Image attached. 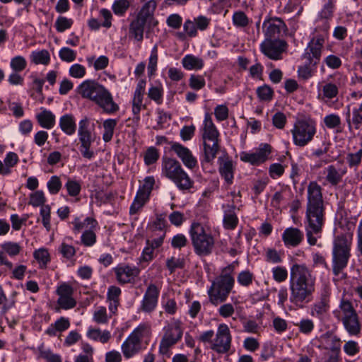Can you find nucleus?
<instances>
[{
    "label": "nucleus",
    "mask_w": 362,
    "mask_h": 362,
    "mask_svg": "<svg viewBox=\"0 0 362 362\" xmlns=\"http://www.w3.org/2000/svg\"><path fill=\"white\" fill-rule=\"evenodd\" d=\"M308 201L305 212V229L308 242L315 245L317 238L313 234L322 232L325 221V208L322 197V187L312 181L308 185Z\"/></svg>",
    "instance_id": "1"
},
{
    "label": "nucleus",
    "mask_w": 362,
    "mask_h": 362,
    "mask_svg": "<svg viewBox=\"0 0 362 362\" xmlns=\"http://www.w3.org/2000/svg\"><path fill=\"white\" fill-rule=\"evenodd\" d=\"M290 297L291 303L299 308L311 302L315 290V277L304 264H294L290 270Z\"/></svg>",
    "instance_id": "2"
},
{
    "label": "nucleus",
    "mask_w": 362,
    "mask_h": 362,
    "mask_svg": "<svg viewBox=\"0 0 362 362\" xmlns=\"http://www.w3.org/2000/svg\"><path fill=\"white\" fill-rule=\"evenodd\" d=\"M76 91L82 98L95 103L107 114H113L119 110L111 93L95 80L83 81L76 88Z\"/></svg>",
    "instance_id": "3"
},
{
    "label": "nucleus",
    "mask_w": 362,
    "mask_h": 362,
    "mask_svg": "<svg viewBox=\"0 0 362 362\" xmlns=\"http://www.w3.org/2000/svg\"><path fill=\"white\" fill-rule=\"evenodd\" d=\"M235 267L233 264L223 268L221 273L213 281L208 291L210 302L218 305L226 300L235 284Z\"/></svg>",
    "instance_id": "4"
},
{
    "label": "nucleus",
    "mask_w": 362,
    "mask_h": 362,
    "mask_svg": "<svg viewBox=\"0 0 362 362\" xmlns=\"http://www.w3.org/2000/svg\"><path fill=\"white\" fill-rule=\"evenodd\" d=\"M352 234H341L337 235L333 242L332 248V272L334 276L341 275L346 278L344 269L347 267L351 257Z\"/></svg>",
    "instance_id": "5"
},
{
    "label": "nucleus",
    "mask_w": 362,
    "mask_h": 362,
    "mask_svg": "<svg viewBox=\"0 0 362 362\" xmlns=\"http://www.w3.org/2000/svg\"><path fill=\"white\" fill-rule=\"evenodd\" d=\"M335 318L341 321L344 329L350 336H358L362 329L359 316L348 300L342 299L339 305V310L333 312Z\"/></svg>",
    "instance_id": "6"
},
{
    "label": "nucleus",
    "mask_w": 362,
    "mask_h": 362,
    "mask_svg": "<svg viewBox=\"0 0 362 362\" xmlns=\"http://www.w3.org/2000/svg\"><path fill=\"white\" fill-rule=\"evenodd\" d=\"M219 132L213 122L211 115L206 113L204 119L202 139L204 140V151L205 160L207 162L213 160L219 150Z\"/></svg>",
    "instance_id": "7"
},
{
    "label": "nucleus",
    "mask_w": 362,
    "mask_h": 362,
    "mask_svg": "<svg viewBox=\"0 0 362 362\" xmlns=\"http://www.w3.org/2000/svg\"><path fill=\"white\" fill-rule=\"evenodd\" d=\"M156 8V3L153 0L146 2L138 13L135 19L129 24V37L133 38L137 42L141 43L144 39V27L146 23H150L153 19V13Z\"/></svg>",
    "instance_id": "8"
},
{
    "label": "nucleus",
    "mask_w": 362,
    "mask_h": 362,
    "mask_svg": "<svg viewBox=\"0 0 362 362\" xmlns=\"http://www.w3.org/2000/svg\"><path fill=\"white\" fill-rule=\"evenodd\" d=\"M189 235L194 252L199 256H206L212 252L214 247V239L210 233H207L199 223L191 225Z\"/></svg>",
    "instance_id": "9"
},
{
    "label": "nucleus",
    "mask_w": 362,
    "mask_h": 362,
    "mask_svg": "<svg viewBox=\"0 0 362 362\" xmlns=\"http://www.w3.org/2000/svg\"><path fill=\"white\" fill-rule=\"evenodd\" d=\"M291 132L294 145L305 147L313 140L317 133L316 122L310 119H298Z\"/></svg>",
    "instance_id": "10"
},
{
    "label": "nucleus",
    "mask_w": 362,
    "mask_h": 362,
    "mask_svg": "<svg viewBox=\"0 0 362 362\" xmlns=\"http://www.w3.org/2000/svg\"><path fill=\"white\" fill-rule=\"evenodd\" d=\"M164 332L159 346V352L163 355L167 354L169 349L182 339L183 329L181 322L178 320H173L164 327Z\"/></svg>",
    "instance_id": "11"
},
{
    "label": "nucleus",
    "mask_w": 362,
    "mask_h": 362,
    "mask_svg": "<svg viewBox=\"0 0 362 362\" xmlns=\"http://www.w3.org/2000/svg\"><path fill=\"white\" fill-rule=\"evenodd\" d=\"M89 124L90 121L87 117L79 122L78 136L80 144L79 150L82 156L90 160L94 157V152L90 149V146L95 139L90 130Z\"/></svg>",
    "instance_id": "12"
},
{
    "label": "nucleus",
    "mask_w": 362,
    "mask_h": 362,
    "mask_svg": "<svg viewBox=\"0 0 362 362\" xmlns=\"http://www.w3.org/2000/svg\"><path fill=\"white\" fill-rule=\"evenodd\" d=\"M288 44L284 40H272L265 38L260 45L261 52L272 60H280L282 54L286 51Z\"/></svg>",
    "instance_id": "13"
},
{
    "label": "nucleus",
    "mask_w": 362,
    "mask_h": 362,
    "mask_svg": "<svg viewBox=\"0 0 362 362\" xmlns=\"http://www.w3.org/2000/svg\"><path fill=\"white\" fill-rule=\"evenodd\" d=\"M146 326L141 325L137 327L122 344V351L125 358H129L136 354L141 346V339Z\"/></svg>",
    "instance_id": "14"
},
{
    "label": "nucleus",
    "mask_w": 362,
    "mask_h": 362,
    "mask_svg": "<svg viewBox=\"0 0 362 362\" xmlns=\"http://www.w3.org/2000/svg\"><path fill=\"white\" fill-rule=\"evenodd\" d=\"M232 337L227 325H219L216 337L211 344V349L218 354H226L229 351L231 346Z\"/></svg>",
    "instance_id": "15"
},
{
    "label": "nucleus",
    "mask_w": 362,
    "mask_h": 362,
    "mask_svg": "<svg viewBox=\"0 0 362 362\" xmlns=\"http://www.w3.org/2000/svg\"><path fill=\"white\" fill-rule=\"evenodd\" d=\"M272 152V147L268 144H261L259 148L253 153L242 152L240 160L253 165H259L266 161Z\"/></svg>",
    "instance_id": "16"
},
{
    "label": "nucleus",
    "mask_w": 362,
    "mask_h": 362,
    "mask_svg": "<svg viewBox=\"0 0 362 362\" xmlns=\"http://www.w3.org/2000/svg\"><path fill=\"white\" fill-rule=\"evenodd\" d=\"M57 294L59 296L57 304L63 310H69L76 305V300L73 298L74 288L66 283H63L57 288Z\"/></svg>",
    "instance_id": "17"
},
{
    "label": "nucleus",
    "mask_w": 362,
    "mask_h": 362,
    "mask_svg": "<svg viewBox=\"0 0 362 362\" xmlns=\"http://www.w3.org/2000/svg\"><path fill=\"white\" fill-rule=\"evenodd\" d=\"M324 42L325 40L321 36L313 38L309 42L303 57L307 59L310 65L315 66L320 62Z\"/></svg>",
    "instance_id": "18"
},
{
    "label": "nucleus",
    "mask_w": 362,
    "mask_h": 362,
    "mask_svg": "<svg viewBox=\"0 0 362 362\" xmlns=\"http://www.w3.org/2000/svg\"><path fill=\"white\" fill-rule=\"evenodd\" d=\"M160 290L153 284L147 287L141 303L140 310L144 313L153 312L158 305Z\"/></svg>",
    "instance_id": "19"
},
{
    "label": "nucleus",
    "mask_w": 362,
    "mask_h": 362,
    "mask_svg": "<svg viewBox=\"0 0 362 362\" xmlns=\"http://www.w3.org/2000/svg\"><path fill=\"white\" fill-rule=\"evenodd\" d=\"M263 27L265 28L266 38L272 40H280L279 37L282 33L287 31V26L285 23L279 18H272L263 23Z\"/></svg>",
    "instance_id": "20"
},
{
    "label": "nucleus",
    "mask_w": 362,
    "mask_h": 362,
    "mask_svg": "<svg viewBox=\"0 0 362 362\" xmlns=\"http://www.w3.org/2000/svg\"><path fill=\"white\" fill-rule=\"evenodd\" d=\"M170 148L187 168L192 170L197 166V158L186 146L178 142H171Z\"/></svg>",
    "instance_id": "21"
},
{
    "label": "nucleus",
    "mask_w": 362,
    "mask_h": 362,
    "mask_svg": "<svg viewBox=\"0 0 362 362\" xmlns=\"http://www.w3.org/2000/svg\"><path fill=\"white\" fill-rule=\"evenodd\" d=\"M344 114L346 122L350 132L362 129V103L351 110L349 105L346 106V111Z\"/></svg>",
    "instance_id": "22"
},
{
    "label": "nucleus",
    "mask_w": 362,
    "mask_h": 362,
    "mask_svg": "<svg viewBox=\"0 0 362 362\" xmlns=\"http://www.w3.org/2000/svg\"><path fill=\"white\" fill-rule=\"evenodd\" d=\"M116 279L120 284H126L134 281L140 273V269L129 265H119L114 269Z\"/></svg>",
    "instance_id": "23"
},
{
    "label": "nucleus",
    "mask_w": 362,
    "mask_h": 362,
    "mask_svg": "<svg viewBox=\"0 0 362 362\" xmlns=\"http://www.w3.org/2000/svg\"><path fill=\"white\" fill-rule=\"evenodd\" d=\"M218 171L228 185H231L234 178V165L231 158L225 154L218 158Z\"/></svg>",
    "instance_id": "24"
},
{
    "label": "nucleus",
    "mask_w": 362,
    "mask_h": 362,
    "mask_svg": "<svg viewBox=\"0 0 362 362\" xmlns=\"http://www.w3.org/2000/svg\"><path fill=\"white\" fill-rule=\"evenodd\" d=\"M162 174L170 180H173L183 170L180 163L175 158L163 157Z\"/></svg>",
    "instance_id": "25"
},
{
    "label": "nucleus",
    "mask_w": 362,
    "mask_h": 362,
    "mask_svg": "<svg viewBox=\"0 0 362 362\" xmlns=\"http://www.w3.org/2000/svg\"><path fill=\"white\" fill-rule=\"evenodd\" d=\"M303 233L297 228L290 227L286 228L282 234V240L287 247H296L303 240Z\"/></svg>",
    "instance_id": "26"
},
{
    "label": "nucleus",
    "mask_w": 362,
    "mask_h": 362,
    "mask_svg": "<svg viewBox=\"0 0 362 362\" xmlns=\"http://www.w3.org/2000/svg\"><path fill=\"white\" fill-rule=\"evenodd\" d=\"M172 182L175 185L177 189L182 192H189L194 187V180L183 169L177 175Z\"/></svg>",
    "instance_id": "27"
},
{
    "label": "nucleus",
    "mask_w": 362,
    "mask_h": 362,
    "mask_svg": "<svg viewBox=\"0 0 362 362\" xmlns=\"http://www.w3.org/2000/svg\"><path fill=\"white\" fill-rule=\"evenodd\" d=\"M59 124L62 131L68 136H71L76 132V120L71 114L62 115L59 119Z\"/></svg>",
    "instance_id": "28"
},
{
    "label": "nucleus",
    "mask_w": 362,
    "mask_h": 362,
    "mask_svg": "<svg viewBox=\"0 0 362 362\" xmlns=\"http://www.w3.org/2000/svg\"><path fill=\"white\" fill-rule=\"evenodd\" d=\"M326 170V180L332 185L336 186L342 180L343 176L346 174V170H337L334 165L327 166Z\"/></svg>",
    "instance_id": "29"
},
{
    "label": "nucleus",
    "mask_w": 362,
    "mask_h": 362,
    "mask_svg": "<svg viewBox=\"0 0 362 362\" xmlns=\"http://www.w3.org/2000/svg\"><path fill=\"white\" fill-rule=\"evenodd\" d=\"M36 119L41 127L47 129H50L55 125V115L46 109H42L36 115Z\"/></svg>",
    "instance_id": "30"
},
{
    "label": "nucleus",
    "mask_w": 362,
    "mask_h": 362,
    "mask_svg": "<svg viewBox=\"0 0 362 362\" xmlns=\"http://www.w3.org/2000/svg\"><path fill=\"white\" fill-rule=\"evenodd\" d=\"M330 305L315 301L310 308V315L320 321L325 320L329 315Z\"/></svg>",
    "instance_id": "31"
},
{
    "label": "nucleus",
    "mask_w": 362,
    "mask_h": 362,
    "mask_svg": "<svg viewBox=\"0 0 362 362\" xmlns=\"http://www.w3.org/2000/svg\"><path fill=\"white\" fill-rule=\"evenodd\" d=\"M182 64L187 70H199L204 66V61L198 57L187 54L182 58Z\"/></svg>",
    "instance_id": "32"
},
{
    "label": "nucleus",
    "mask_w": 362,
    "mask_h": 362,
    "mask_svg": "<svg viewBox=\"0 0 362 362\" xmlns=\"http://www.w3.org/2000/svg\"><path fill=\"white\" fill-rule=\"evenodd\" d=\"M228 210L225 211L223 216V224L226 229H234L238 223V218L235 213V206L234 205H228Z\"/></svg>",
    "instance_id": "33"
},
{
    "label": "nucleus",
    "mask_w": 362,
    "mask_h": 362,
    "mask_svg": "<svg viewBox=\"0 0 362 362\" xmlns=\"http://www.w3.org/2000/svg\"><path fill=\"white\" fill-rule=\"evenodd\" d=\"M149 197L141 191H137L134 199L129 208V214L131 215L136 214L144 206L148 200Z\"/></svg>",
    "instance_id": "34"
},
{
    "label": "nucleus",
    "mask_w": 362,
    "mask_h": 362,
    "mask_svg": "<svg viewBox=\"0 0 362 362\" xmlns=\"http://www.w3.org/2000/svg\"><path fill=\"white\" fill-rule=\"evenodd\" d=\"M87 337L94 341H100L104 344L108 341L111 334L107 330L101 332L100 329L89 328L87 332Z\"/></svg>",
    "instance_id": "35"
},
{
    "label": "nucleus",
    "mask_w": 362,
    "mask_h": 362,
    "mask_svg": "<svg viewBox=\"0 0 362 362\" xmlns=\"http://www.w3.org/2000/svg\"><path fill=\"white\" fill-rule=\"evenodd\" d=\"M30 61L35 64L47 65L50 62V55L47 50L34 51L30 54Z\"/></svg>",
    "instance_id": "36"
},
{
    "label": "nucleus",
    "mask_w": 362,
    "mask_h": 362,
    "mask_svg": "<svg viewBox=\"0 0 362 362\" xmlns=\"http://www.w3.org/2000/svg\"><path fill=\"white\" fill-rule=\"evenodd\" d=\"M117 124V120L115 119H107L103 122L104 132L103 139L105 142H109L112 140Z\"/></svg>",
    "instance_id": "37"
},
{
    "label": "nucleus",
    "mask_w": 362,
    "mask_h": 362,
    "mask_svg": "<svg viewBox=\"0 0 362 362\" xmlns=\"http://www.w3.org/2000/svg\"><path fill=\"white\" fill-rule=\"evenodd\" d=\"M72 224L74 225L73 230L74 233H79L83 228H88V226H90V228H95L97 222L90 217L86 218L83 221H81L80 218L76 217L72 222Z\"/></svg>",
    "instance_id": "38"
},
{
    "label": "nucleus",
    "mask_w": 362,
    "mask_h": 362,
    "mask_svg": "<svg viewBox=\"0 0 362 362\" xmlns=\"http://www.w3.org/2000/svg\"><path fill=\"white\" fill-rule=\"evenodd\" d=\"M340 84L327 83L322 86V93L325 98L331 100L337 96Z\"/></svg>",
    "instance_id": "39"
},
{
    "label": "nucleus",
    "mask_w": 362,
    "mask_h": 362,
    "mask_svg": "<svg viewBox=\"0 0 362 362\" xmlns=\"http://www.w3.org/2000/svg\"><path fill=\"white\" fill-rule=\"evenodd\" d=\"M47 199L45 196L43 191L37 190L30 194V200L28 204L34 207L45 206Z\"/></svg>",
    "instance_id": "40"
},
{
    "label": "nucleus",
    "mask_w": 362,
    "mask_h": 362,
    "mask_svg": "<svg viewBox=\"0 0 362 362\" xmlns=\"http://www.w3.org/2000/svg\"><path fill=\"white\" fill-rule=\"evenodd\" d=\"M232 20L233 25L239 28L247 27L250 22L247 15L241 11L235 12L233 15Z\"/></svg>",
    "instance_id": "41"
},
{
    "label": "nucleus",
    "mask_w": 362,
    "mask_h": 362,
    "mask_svg": "<svg viewBox=\"0 0 362 362\" xmlns=\"http://www.w3.org/2000/svg\"><path fill=\"white\" fill-rule=\"evenodd\" d=\"M130 6L129 0H115L112 6L114 13L118 16H123Z\"/></svg>",
    "instance_id": "42"
},
{
    "label": "nucleus",
    "mask_w": 362,
    "mask_h": 362,
    "mask_svg": "<svg viewBox=\"0 0 362 362\" xmlns=\"http://www.w3.org/2000/svg\"><path fill=\"white\" fill-rule=\"evenodd\" d=\"M33 256L40 264L41 268L46 267L47 264L50 261L49 252L45 248H40L35 250L33 253Z\"/></svg>",
    "instance_id": "43"
},
{
    "label": "nucleus",
    "mask_w": 362,
    "mask_h": 362,
    "mask_svg": "<svg viewBox=\"0 0 362 362\" xmlns=\"http://www.w3.org/2000/svg\"><path fill=\"white\" fill-rule=\"evenodd\" d=\"M40 215L42 217V223L47 231L51 230V207L47 204L40 208Z\"/></svg>",
    "instance_id": "44"
},
{
    "label": "nucleus",
    "mask_w": 362,
    "mask_h": 362,
    "mask_svg": "<svg viewBox=\"0 0 362 362\" xmlns=\"http://www.w3.org/2000/svg\"><path fill=\"white\" fill-rule=\"evenodd\" d=\"M256 92L259 100L263 101H270L274 96L273 89L266 84L258 87Z\"/></svg>",
    "instance_id": "45"
},
{
    "label": "nucleus",
    "mask_w": 362,
    "mask_h": 362,
    "mask_svg": "<svg viewBox=\"0 0 362 362\" xmlns=\"http://www.w3.org/2000/svg\"><path fill=\"white\" fill-rule=\"evenodd\" d=\"M283 253L274 248H267L265 251V261L272 264H278L282 262Z\"/></svg>",
    "instance_id": "46"
},
{
    "label": "nucleus",
    "mask_w": 362,
    "mask_h": 362,
    "mask_svg": "<svg viewBox=\"0 0 362 362\" xmlns=\"http://www.w3.org/2000/svg\"><path fill=\"white\" fill-rule=\"evenodd\" d=\"M18 162V156L14 152H9L6 155L4 160V165L6 168L5 173L8 175L11 173V168L14 167Z\"/></svg>",
    "instance_id": "47"
},
{
    "label": "nucleus",
    "mask_w": 362,
    "mask_h": 362,
    "mask_svg": "<svg viewBox=\"0 0 362 362\" xmlns=\"http://www.w3.org/2000/svg\"><path fill=\"white\" fill-rule=\"evenodd\" d=\"M10 66L15 72L23 71L27 66L26 59L22 56H16L11 59Z\"/></svg>",
    "instance_id": "48"
},
{
    "label": "nucleus",
    "mask_w": 362,
    "mask_h": 362,
    "mask_svg": "<svg viewBox=\"0 0 362 362\" xmlns=\"http://www.w3.org/2000/svg\"><path fill=\"white\" fill-rule=\"evenodd\" d=\"M254 274L249 270L240 272L237 276L238 283L244 287H248L252 283Z\"/></svg>",
    "instance_id": "49"
},
{
    "label": "nucleus",
    "mask_w": 362,
    "mask_h": 362,
    "mask_svg": "<svg viewBox=\"0 0 362 362\" xmlns=\"http://www.w3.org/2000/svg\"><path fill=\"white\" fill-rule=\"evenodd\" d=\"M73 20L65 16H59L55 21V28L57 32L63 33L69 29L73 25Z\"/></svg>",
    "instance_id": "50"
},
{
    "label": "nucleus",
    "mask_w": 362,
    "mask_h": 362,
    "mask_svg": "<svg viewBox=\"0 0 362 362\" xmlns=\"http://www.w3.org/2000/svg\"><path fill=\"white\" fill-rule=\"evenodd\" d=\"M148 98L156 102L158 105L163 103V89L161 86H152L148 92Z\"/></svg>",
    "instance_id": "51"
},
{
    "label": "nucleus",
    "mask_w": 362,
    "mask_h": 362,
    "mask_svg": "<svg viewBox=\"0 0 362 362\" xmlns=\"http://www.w3.org/2000/svg\"><path fill=\"white\" fill-rule=\"evenodd\" d=\"M81 243L86 247H91L96 243V235L90 229L86 230L81 237Z\"/></svg>",
    "instance_id": "52"
},
{
    "label": "nucleus",
    "mask_w": 362,
    "mask_h": 362,
    "mask_svg": "<svg viewBox=\"0 0 362 362\" xmlns=\"http://www.w3.org/2000/svg\"><path fill=\"white\" fill-rule=\"evenodd\" d=\"M295 325L298 327L299 332L304 334H310L315 327L313 321L308 318L302 319Z\"/></svg>",
    "instance_id": "53"
},
{
    "label": "nucleus",
    "mask_w": 362,
    "mask_h": 362,
    "mask_svg": "<svg viewBox=\"0 0 362 362\" xmlns=\"http://www.w3.org/2000/svg\"><path fill=\"white\" fill-rule=\"evenodd\" d=\"M158 58V46L157 45H155L151 49V55L148 59V72L150 75L153 74L156 70Z\"/></svg>",
    "instance_id": "54"
},
{
    "label": "nucleus",
    "mask_w": 362,
    "mask_h": 362,
    "mask_svg": "<svg viewBox=\"0 0 362 362\" xmlns=\"http://www.w3.org/2000/svg\"><path fill=\"white\" fill-rule=\"evenodd\" d=\"M159 158V153L153 146L149 147L144 154V163L146 165L155 163Z\"/></svg>",
    "instance_id": "55"
},
{
    "label": "nucleus",
    "mask_w": 362,
    "mask_h": 362,
    "mask_svg": "<svg viewBox=\"0 0 362 362\" xmlns=\"http://www.w3.org/2000/svg\"><path fill=\"white\" fill-rule=\"evenodd\" d=\"M62 186L60 178L57 175L52 176L47 183V189L51 194H57L60 191Z\"/></svg>",
    "instance_id": "56"
},
{
    "label": "nucleus",
    "mask_w": 362,
    "mask_h": 362,
    "mask_svg": "<svg viewBox=\"0 0 362 362\" xmlns=\"http://www.w3.org/2000/svg\"><path fill=\"white\" fill-rule=\"evenodd\" d=\"M68 194L71 197H76L80 194L81 185L77 180L69 179L65 184Z\"/></svg>",
    "instance_id": "57"
},
{
    "label": "nucleus",
    "mask_w": 362,
    "mask_h": 362,
    "mask_svg": "<svg viewBox=\"0 0 362 362\" xmlns=\"http://www.w3.org/2000/svg\"><path fill=\"white\" fill-rule=\"evenodd\" d=\"M143 98V94H139L135 93H134V97L132 100V112L134 115L137 116L138 118L139 117V113L141 110V107H146V106L142 103Z\"/></svg>",
    "instance_id": "58"
},
{
    "label": "nucleus",
    "mask_w": 362,
    "mask_h": 362,
    "mask_svg": "<svg viewBox=\"0 0 362 362\" xmlns=\"http://www.w3.org/2000/svg\"><path fill=\"white\" fill-rule=\"evenodd\" d=\"M205 79L202 76L192 74L189 79V86L191 88L199 90L205 86Z\"/></svg>",
    "instance_id": "59"
},
{
    "label": "nucleus",
    "mask_w": 362,
    "mask_h": 362,
    "mask_svg": "<svg viewBox=\"0 0 362 362\" xmlns=\"http://www.w3.org/2000/svg\"><path fill=\"white\" fill-rule=\"evenodd\" d=\"M362 148L357 152L349 153L346 156V161L350 168H357L361 163Z\"/></svg>",
    "instance_id": "60"
},
{
    "label": "nucleus",
    "mask_w": 362,
    "mask_h": 362,
    "mask_svg": "<svg viewBox=\"0 0 362 362\" xmlns=\"http://www.w3.org/2000/svg\"><path fill=\"white\" fill-rule=\"evenodd\" d=\"M324 123L328 129H336L341 124V118L338 115L329 114L324 117Z\"/></svg>",
    "instance_id": "61"
},
{
    "label": "nucleus",
    "mask_w": 362,
    "mask_h": 362,
    "mask_svg": "<svg viewBox=\"0 0 362 362\" xmlns=\"http://www.w3.org/2000/svg\"><path fill=\"white\" fill-rule=\"evenodd\" d=\"M273 279L279 283L284 282L288 277V271L284 267H275L272 269Z\"/></svg>",
    "instance_id": "62"
},
{
    "label": "nucleus",
    "mask_w": 362,
    "mask_h": 362,
    "mask_svg": "<svg viewBox=\"0 0 362 362\" xmlns=\"http://www.w3.org/2000/svg\"><path fill=\"white\" fill-rule=\"evenodd\" d=\"M59 56L63 62H71L76 59V52L69 47H64L59 50Z\"/></svg>",
    "instance_id": "63"
},
{
    "label": "nucleus",
    "mask_w": 362,
    "mask_h": 362,
    "mask_svg": "<svg viewBox=\"0 0 362 362\" xmlns=\"http://www.w3.org/2000/svg\"><path fill=\"white\" fill-rule=\"evenodd\" d=\"M40 356L47 362H62L60 355L54 354L49 349H40Z\"/></svg>",
    "instance_id": "64"
}]
</instances>
